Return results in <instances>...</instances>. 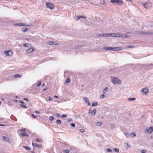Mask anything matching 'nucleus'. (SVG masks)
Instances as JSON below:
<instances>
[{"label":"nucleus","instance_id":"1","mask_svg":"<svg viewBox=\"0 0 153 153\" xmlns=\"http://www.w3.org/2000/svg\"><path fill=\"white\" fill-rule=\"evenodd\" d=\"M110 78L111 81L114 84L118 85L121 83L120 79L117 77L111 76Z\"/></svg>","mask_w":153,"mask_h":153},{"label":"nucleus","instance_id":"2","mask_svg":"<svg viewBox=\"0 0 153 153\" xmlns=\"http://www.w3.org/2000/svg\"><path fill=\"white\" fill-rule=\"evenodd\" d=\"M85 47L82 45H78L75 46L74 48L76 49L79 50L80 51L84 52L86 51V50H84Z\"/></svg>","mask_w":153,"mask_h":153},{"label":"nucleus","instance_id":"3","mask_svg":"<svg viewBox=\"0 0 153 153\" xmlns=\"http://www.w3.org/2000/svg\"><path fill=\"white\" fill-rule=\"evenodd\" d=\"M111 2L112 3H116L118 5L121 6L123 4L122 0H111Z\"/></svg>","mask_w":153,"mask_h":153},{"label":"nucleus","instance_id":"4","mask_svg":"<svg viewBox=\"0 0 153 153\" xmlns=\"http://www.w3.org/2000/svg\"><path fill=\"white\" fill-rule=\"evenodd\" d=\"M46 5L47 8H49L52 10L54 8V7L52 4H51L50 2H47L46 3Z\"/></svg>","mask_w":153,"mask_h":153},{"label":"nucleus","instance_id":"5","mask_svg":"<svg viewBox=\"0 0 153 153\" xmlns=\"http://www.w3.org/2000/svg\"><path fill=\"white\" fill-rule=\"evenodd\" d=\"M6 56H11L13 55L12 51L10 50L8 51H4Z\"/></svg>","mask_w":153,"mask_h":153},{"label":"nucleus","instance_id":"6","mask_svg":"<svg viewBox=\"0 0 153 153\" xmlns=\"http://www.w3.org/2000/svg\"><path fill=\"white\" fill-rule=\"evenodd\" d=\"M110 33H101L98 34L97 36L99 37H110Z\"/></svg>","mask_w":153,"mask_h":153},{"label":"nucleus","instance_id":"7","mask_svg":"<svg viewBox=\"0 0 153 153\" xmlns=\"http://www.w3.org/2000/svg\"><path fill=\"white\" fill-rule=\"evenodd\" d=\"M143 5L145 8L148 9L151 7L152 4L151 3L147 2L144 4Z\"/></svg>","mask_w":153,"mask_h":153},{"label":"nucleus","instance_id":"8","mask_svg":"<svg viewBox=\"0 0 153 153\" xmlns=\"http://www.w3.org/2000/svg\"><path fill=\"white\" fill-rule=\"evenodd\" d=\"M110 37H120V33H110Z\"/></svg>","mask_w":153,"mask_h":153},{"label":"nucleus","instance_id":"9","mask_svg":"<svg viewBox=\"0 0 153 153\" xmlns=\"http://www.w3.org/2000/svg\"><path fill=\"white\" fill-rule=\"evenodd\" d=\"M83 100L89 106L91 105V103L89 102L88 99L87 97H83Z\"/></svg>","mask_w":153,"mask_h":153},{"label":"nucleus","instance_id":"10","mask_svg":"<svg viewBox=\"0 0 153 153\" xmlns=\"http://www.w3.org/2000/svg\"><path fill=\"white\" fill-rule=\"evenodd\" d=\"M146 132L149 133H151L153 131V128L150 127L146 129Z\"/></svg>","mask_w":153,"mask_h":153},{"label":"nucleus","instance_id":"11","mask_svg":"<svg viewBox=\"0 0 153 153\" xmlns=\"http://www.w3.org/2000/svg\"><path fill=\"white\" fill-rule=\"evenodd\" d=\"M34 49L33 48H30L28 49L26 51V53H32L34 51Z\"/></svg>","mask_w":153,"mask_h":153},{"label":"nucleus","instance_id":"12","mask_svg":"<svg viewBox=\"0 0 153 153\" xmlns=\"http://www.w3.org/2000/svg\"><path fill=\"white\" fill-rule=\"evenodd\" d=\"M1 139L2 140H4L8 142H10V140L8 137H6L5 136H2L1 138Z\"/></svg>","mask_w":153,"mask_h":153},{"label":"nucleus","instance_id":"13","mask_svg":"<svg viewBox=\"0 0 153 153\" xmlns=\"http://www.w3.org/2000/svg\"><path fill=\"white\" fill-rule=\"evenodd\" d=\"M15 26H27L26 24H23V23H16L14 24Z\"/></svg>","mask_w":153,"mask_h":153},{"label":"nucleus","instance_id":"14","mask_svg":"<svg viewBox=\"0 0 153 153\" xmlns=\"http://www.w3.org/2000/svg\"><path fill=\"white\" fill-rule=\"evenodd\" d=\"M141 92H143V94H146L147 93H148V90L146 88H143L141 90Z\"/></svg>","mask_w":153,"mask_h":153},{"label":"nucleus","instance_id":"15","mask_svg":"<svg viewBox=\"0 0 153 153\" xmlns=\"http://www.w3.org/2000/svg\"><path fill=\"white\" fill-rule=\"evenodd\" d=\"M81 18L86 19V17L85 16H77V18H76L75 19L77 20Z\"/></svg>","mask_w":153,"mask_h":153},{"label":"nucleus","instance_id":"16","mask_svg":"<svg viewBox=\"0 0 153 153\" xmlns=\"http://www.w3.org/2000/svg\"><path fill=\"white\" fill-rule=\"evenodd\" d=\"M103 49L104 50H105L106 51H108V50H111V47H107V46H105L103 48Z\"/></svg>","mask_w":153,"mask_h":153},{"label":"nucleus","instance_id":"17","mask_svg":"<svg viewBox=\"0 0 153 153\" xmlns=\"http://www.w3.org/2000/svg\"><path fill=\"white\" fill-rule=\"evenodd\" d=\"M48 44L50 45H59L57 42L52 41L49 42Z\"/></svg>","mask_w":153,"mask_h":153},{"label":"nucleus","instance_id":"18","mask_svg":"<svg viewBox=\"0 0 153 153\" xmlns=\"http://www.w3.org/2000/svg\"><path fill=\"white\" fill-rule=\"evenodd\" d=\"M143 33L145 35H153V32H143Z\"/></svg>","mask_w":153,"mask_h":153},{"label":"nucleus","instance_id":"19","mask_svg":"<svg viewBox=\"0 0 153 153\" xmlns=\"http://www.w3.org/2000/svg\"><path fill=\"white\" fill-rule=\"evenodd\" d=\"M19 136L20 137H24L25 136H26L27 137H28L29 135L27 134L26 132H23L19 134Z\"/></svg>","mask_w":153,"mask_h":153},{"label":"nucleus","instance_id":"20","mask_svg":"<svg viewBox=\"0 0 153 153\" xmlns=\"http://www.w3.org/2000/svg\"><path fill=\"white\" fill-rule=\"evenodd\" d=\"M32 144L33 146H35L38 148H40L42 146V145H41L36 143H32Z\"/></svg>","mask_w":153,"mask_h":153},{"label":"nucleus","instance_id":"21","mask_svg":"<svg viewBox=\"0 0 153 153\" xmlns=\"http://www.w3.org/2000/svg\"><path fill=\"white\" fill-rule=\"evenodd\" d=\"M13 76H14L15 78H18V77H21V76L20 75L16 74L13 75Z\"/></svg>","mask_w":153,"mask_h":153},{"label":"nucleus","instance_id":"22","mask_svg":"<svg viewBox=\"0 0 153 153\" xmlns=\"http://www.w3.org/2000/svg\"><path fill=\"white\" fill-rule=\"evenodd\" d=\"M136 99L135 98H129L127 100L128 101H134Z\"/></svg>","mask_w":153,"mask_h":153},{"label":"nucleus","instance_id":"23","mask_svg":"<svg viewBox=\"0 0 153 153\" xmlns=\"http://www.w3.org/2000/svg\"><path fill=\"white\" fill-rule=\"evenodd\" d=\"M98 103L97 102H94L92 105V106H97Z\"/></svg>","mask_w":153,"mask_h":153},{"label":"nucleus","instance_id":"24","mask_svg":"<svg viewBox=\"0 0 153 153\" xmlns=\"http://www.w3.org/2000/svg\"><path fill=\"white\" fill-rule=\"evenodd\" d=\"M127 37V36L126 35L120 33V37L123 38H125L126 37Z\"/></svg>","mask_w":153,"mask_h":153},{"label":"nucleus","instance_id":"25","mask_svg":"<svg viewBox=\"0 0 153 153\" xmlns=\"http://www.w3.org/2000/svg\"><path fill=\"white\" fill-rule=\"evenodd\" d=\"M30 29L28 28H22V30L24 32H26L27 31L29 30Z\"/></svg>","mask_w":153,"mask_h":153},{"label":"nucleus","instance_id":"26","mask_svg":"<svg viewBox=\"0 0 153 153\" xmlns=\"http://www.w3.org/2000/svg\"><path fill=\"white\" fill-rule=\"evenodd\" d=\"M125 66L128 67H133L135 66L134 64H128L126 65Z\"/></svg>","mask_w":153,"mask_h":153},{"label":"nucleus","instance_id":"27","mask_svg":"<svg viewBox=\"0 0 153 153\" xmlns=\"http://www.w3.org/2000/svg\"><path fill=\"white\" fill-rule=\"evenodd\" d=\"M96 111H97L96 109H94V110H93V111H92L91 114V115L93 116L96 113Z\"/></svg>","mask_w":153,"mask_h":153},{"label":"nucleus","instance_id":"28","mask_svg":"<svg viewBox=\"0 0 153 153\" xmlns=\"http://www.w3.org/2000/svg\"><path fill=\"white\" fill-rule=\"evenodd\" d=\"M35 141L39 142H41L42 141V140L40 139L36 138L35 140Z\"/></svg>","mask_w":153,"mask_h":153},{"label":"nucleus","instance_id":"29","mask_svg":"<svg viewBox=\"0 0 153 153\" xmlns=\"http://www.w3.org/2000/svg\"><path fill=\"white\" fill-rule=\"evenodd\" d=\"M108 90V88L107 87H106L103 90V93L106 92Z\"/></svg>","mask_w":153,"mask_h":153},{"label":"nucleus","instance_id":"30","mask_svg":"<svg viewBox=\"0 0 153 153\" xmlns=\"http://www.w3.org/2000/svg\"><path fill=\"white\" fill-rule=\"evenodd\" d=\"M23 147L24 148H25V149L27 150H30L31 149V148L30 147H27V146H23Z\"/></svg>","mask_w":153,"mask_h":153},{"label":"nucleus","instance_id":"31","mask_svg":"<svg viewBox=\"0 0 153 153\" xmlns=\"http://www.w3.org/2000/svg\"><path fill=\"white\" fill-rule=\"evenodd\" d=\"M70 82V79L69 78H67L66 79L65 83H69Z\"/></svg>","mask_w":153,"mask_h":153},{"label":"nucleus","instance_id":"32","mask_svg":"<svg viewBox=\"0 0 153 153\" xmlns=\"http://www.w3.org/2000/svg\"><path fill=\"white\" fill-rule=\"evenodd\" d=\"M106 151L112 153L113 152L112 150L110 149H106Z\"/></svg>","mask_w":153,"mask_h":153},{"label":"nucleus","instance_id":"33","mask_svg":"<svg viewBox=\"0 0 153 153\" xmlns=\"http://www.w3.org/2000/svg\"><path fill=\"white\" fill-rule=\"evenodd\" d=\"M114 150L116 152H119V149L117 148H114Z\"/></svg>","mask_w":153,"mask_h":153},{"label":"nucleus","instance_id":"34","mask_svg":"<svg viewBox=\"0 0 153 153\" xmlns=\"http://www.w3.org/2000/svg\"><path fill=\"white\" fill-rule=\"evenodd\" d=\"M153 66V64H148L147 65H143V66H147V67H149V66Z\"/></svg>","mask_w":153,"mask_h":153},{"label":"nucleus","instance_id":"35","mask_svg":"<svg viewBox=\"0 0 153 153\" xmlns=\"http://www.w3.org/2000/svg\"><path fill=\"white\" fill-rule=\"evenodd\" d=\"M116 48H116V47H111V51H117Z\"/></svg>","mask_w":153,"mask_h":153},{"label":"nucleus","instance_id":"36","mask_svg":"<svg viewBox=\"0 0 153 153\" xmlns=\"http://www.w3.org/2000/svg\"><path fill=\"white\" fill-rule=\"evenodd\" d=\"M56 122L58 124H60L61 123V121L59 120H56Z\"/></svg>","mask_w":153,"mask_h":153},{"label":"nucleus","instance_id":"37","mask_svg":"<svg viewBox=\"0 0 153 153\" xmlns=\"http://www.w3.org/2000/svg\"><path fill=\"white\" fill-rule=\"evenodd\" d=\"M63 152L66 153H69V150H63Z\"/></svg>","mask_w":153,"mask_h":153},{"label":"nucleus","instance_id":"38","mask_svg":"<svg viewBox=\"0 0 153 153\" xmlns=\"http://www.w3.org/2000/svg\"><path fill=\"white\" fill-rule=\"evenodd\" d=\"M136 135V134L133 133H131L130 134V136L131 137H135Z\"/></svg>","mask_w":153,"mask_h":153},{"label":"nucleus","instance_id":"39","mask_svg":"<svg viewBox=\"0 0 153 153\" xmlns=\"http://www.w3.org/2000/svg\"><path fill=\"white\" fill-rule=\"evenodd\" d=\"M20 106L24 108H27V107L25 105H23V104L21 105Z\"/></svg>","mask_w":153,"mask_h":153},{"label":"nucleus","instance_id":"40","mask_svg":"<svg viewBox=\"0 0 153 153\" xmlns=\"http://www.w3.org/2000/svg\"><path fill=\"white\" fill-rule=\"evenodd\" d=\"M29 45L28 43H24L23 44V45L24 47H27L28 46V45Z\"/></svg>","mask_w":153,"mask_h":153},{"label":"nucleus","instance_id":"41","mask_svg":"<svg viewBox=\"0 0 153 153\" xmlns=\"http://www.w3.org/2000/svg\"><path fill=\"white\" fill-rule=\"evenodd\" d=\"M27 26L26 27H30L31 26H33L34 25L33 24L31 23L30 25H27L26 24Z\"/></svg>","mask_w":153,"mask_h":153},{"label":"nucleus","instance_id":"42","mask_svg":"<svg viewBox=\"0 0 153 153\" xmlns=\"http://www.w3.org/2000/svg\"><path fill=\"white\" fill-rule=\"evenodd\" d=\"M101 124V122H97L96 123L97 126H100Z\"/></svg>","mask_w":153,"mask_h":153},{"label":"nucleus","instance_id":"43","mask_svg":"<svg viewBox=\"0 0 153 153\" xmlns=\"http://www.w3.org/2000/svg\"><path fill=\"white\" fill-rule=\"evenodd\" d=\"M26 130V128L22 129L20 130V131L21 132H24V131H25Z\"/></svg>","mask_w":153,"mask_h":153},{"label":"nucleus","instance_id":"44","mask_svg":"<svg viewBox=\"0 0 153 153\" xmlns=\"http://www.w3.org/2000/svg\"><path fill=\"white\" fill-rule=\"evenodd\" d=\"M49 119L51 121H52L54 119V118L53 117H49Z\"/></svg>","mask_w":153,"mask_h":153},{"label":"nucleus","instance_id":"45","mask_svg":"<svg viewBox=\"0 0 153 153\" xmlns=\"http://www.w3.org/2000/svg\"><path fill=\"white\" fill-rule=\"evenodd\" d=\"M41 85V82H39V83H38L36 87H38Z\"/></svg>","mask_w":153,"mask_h":153},{"label":"nucleus","instance_id":"46","mask_svg":"<svg viewBox=\"0 0 153 153\" xmlns=\"http://www.w3.org/2000/svg\"><path fill=\"white\" fill-rule=\"evenodd\" d=\"M146 149H143L141 151V153H146Z\"/></svg>","mask_w":153,"mask_h":153},{"label":"nucleus","instance_id":"47","mask_svg":"<svg viewBox=\"0 0 153 153\" xmlns=\"http://www.w3.org/2000/svg\"><path fill=\"white\" fill-rule=\"evenodd\" d=\"M105 97V95L104 94H103L100 96V98L101 99H102Z\"/></svg>","mask_w":153,"mask_h":153},{"label":"nucleus","instance_id":"48","mask_svg":"<svg viewBox=\"0 0 153 153\" xmlns=\"http://www.w3.org/2000/svg\"><path fill=\"white\" fill-rule=\"evenodd\" d=\"M70 125H71V126H72L73 127H74L75 126V124L74 123H71Z\"/></svg>","mask_w":153,"mask_h":153},{"label":"nucleus","instance_id":"49","mask_svg":"<svg viewBox=\"0 0 153 153\" xmlns=\"http://www.w3.org/2000/svg\"><path fill=\"white\" fill-rule=\"evenodd\" d=\"M67 117V115L65 114H63L62 116V118H65Z\"/></svg>","mask_w":153,"mask_h":153},{"label":"nucleus","instance_id":"50","mask_svg":"<svg viewBox=\"0 0 153 153\" xmlns=\"http://www.w3.org/2000/svg\"><path fill=\"white\" fill-rule=\"evenodd\" d=\"M31 116H32V117L33 118H36V116H35L34 114H32L31 115Z\"/></svg>","mask_w":153,"mask_h":153},{"label":"nucleus","instance_id":"51","mask_svg":"<svg viewBox=\"0 0 153 153\" xmlns=\"http://www.w3.org/2000/svg\"><path fill=\"white\" fill-rule=\"evenodd\" d=\"M80 131L82 132V133H83L84 132V129H81L80 130Z\"/></svg>","mask_w":153,"mask_h":153},{"label":"nucleus","instance_id":"52","mask_svg":"<svg viewBox=\"0 0 153 153\" xmlns=\"http://www.w3.org/2000/svg\"><path fill=\"white\" fill-rule=\"evenodd\" d=\"M19 103H24V102L22 100H19Z\"/></svg>","mask_w":153,"mask_h":153},{"label":"nucleus","instance_id":"53","mask_svg":"<svg viewBox=\"0 0 153 153\" xmlns=\"http://www.w3.org/2000/svg\"><path fill=\"white\" fill-rule=\"evenodd\" d=\"M125 135L126 137H128L129 136V134L128 133H125Z\"/></svg>","mask_w":153,"mask_h":153},{"label":"nucleus","instance_id":"54","mask_svg":"<svg viewBox=\"0 0 153 153\" xmlns=\"http://www.w3.org/2000/svg\"><path fill=\"white\" fill-rule=\"evenodd\" d=\"M117 48H116L117 51H118V50H120L121 49V47H117Z\"/></svg>","mask_w":153,"mask_h":153},{"label":"nucleus","instance_id":"55","mask_svg":"<svg viewBox=\"0 0 153 153\" xmlns=\"http://www.w3.org/2000/svg\"><path fill=\"white\" fill-rule=\"evenodd\" d=\"M56 115L58 116V117H60V114H59V113H57L56 114Z\"/></svg>","mask_w":153,"mask_h":153},{"label":"nucleus","instance_id":"56","mask_svg":"<svg viewBox=\"0 0 153 153\" xmlns=\"http://www.w3.org/2000/svg\"><path fill=\"white\" fill-rule=\"evenodd\" d=\"M23 100H24L27 101H28V99H27V98H24Z\"/></svg>","mask_w":153,"mask_h":153},{"label":"nucleus","instance_id":"57","mask_svg":"<svg viewBox=\"0 0 153 153\" xmlns=\"http://www.w3.org/2000/svg\"><path fill=\"white\" fill-rule=\"evenodd\" d=\"M48 100L50 101H52V99L51 98L49 97Z\"/></svg>","mask_w":153,"mask_h":153},{"label":"nucleus","instance_id":"58","mask_svg":"<svg viewBox=\"0 0 153 153\" xmlns=\"http://www.w3.org/2000/svg\"><path fill=\"white\" fill-rule=\"evenodd\" d=\"M68 121L69 122L72 121V119L71 118H70L68 120Z\"/></svg>","mask_w":153,"mask_h":153},{"label":"nucleus","instance_id":"59","mask_svg":"<svg viewBox=\"0 0 153 153\" xmlns=\"http://www.w3.org/2000/svg\"><path fill=\"white\" fill-rule=\"evenodd\" d=\"M35 113H36V114H39V111H35Z\"/></svg>","mask_w":153,"mask_h":153},{"label":"nucleus","instance_id":"60","mask_svg":"<svg viewBox=\"0 0 153 153\" xmlns=\"http://www.w3.org/2000/svg\"><path fill=\"white\" fill-rule=\"evenodd\" d=\"M13 101L14 102H17V100H13Z\"/></svg>","mask_w":153,"mask_h":153},{"label":"nucleus","instance_id":"61","mask_svg":"<svg viewBox=\"0 0 153 153\" xmlns=\"http://www.w3.org/2000/svg\"><path fill=\"white\" fill-rule=\"evenodd\" d=\"M0 126H5V125H4V124H0Z\"/></svg>","mask_w":153,"mask_h":153},{"label":"nucleus","instance_id":"62","mask_svg":"<svg viewBox=\"0 0 153 153\" xmlns=\"http://www.w3.org/2000/svg\"><path fill=\"white\" fill-rule=\"evenodd\" d=\"M54 97H55V98H58L59 97H58L56 95L54 96Z\"/></svg>","mask_w":153,"mask_h":153},{"label":"nucleus","instance_id":"63","mask_svg":"<svg viewBox=\"0 0 153 153\" xmlns=\"http://www.w3.org/2000/svg\"><path fill=\"white\" fill-rule=\"evenodd\" d=\"M126 145L128 147L130 146L128 144V143H126Z\"/></svg>","mask_w":153,"mask_h":153},{"label":"nucleus","instance_id":"64","mask_svg":"<svg viewBox=\"0 0 153 153\" xmlns=\"http://www.w3.org/2000/svg\"><path fill=\"white\" fill-rule=\"evenodd\" d=\"M85 2L86 3H87V4H88L89 3H90V2L88 1H85Z\"/></svg>","mask_w":153,"mask_h":153}]
</instances>
